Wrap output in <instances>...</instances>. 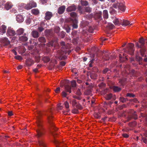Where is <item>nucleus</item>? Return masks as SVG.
<instances>
[{"instance_id": "nucleus-1", "label": "nucleus", "mask_w": 147, "mask_h": 147, "mask_svg": "<svg viewBox=\"0 0 147 147\" xmlns=\"http://www.w3.org/2000/svg\"><path fill=\"white\" fill-rule=\"evenodd\" d=\"M41 113L39 112L36 117L38 129L36 130L37 133L36 136L38 139V143L40 147H46V145L43 140L45 132L42 126V121L41 119Z\"/></svg>"}, {"instance_id": "nucleus-2", "label": "nucleus", "mask_w": 147, "mask_h": 147, "mask_svg": "<svg viewBox=\"0 0 147 147\" xmlns=\"http://www.w3.org/2000/svg\"><path fill=\"white\" fill-rule=\"evenodd\" d=\"M47 116V119L49 126V128L50 132L52 135L54 137V142L55 144L57 147H61V143L58 140L55 139V135H57L58 133L55 132L57 131L58 128L55 127V124L52 121L51 119L52 117L48 113L46 114Z\"/></svg>"}, {"instance_id": "nucleus-3", "label": "nucleus", "mask_w": 147, "mask_h": 147, "mask_svg": "<svg viewBox=\"0 0 147 147\" xmlns=\"http://www.w3.org/2000/svg\"><path fill=\"white\" fill-rule=\"evenodd\" d=\"M134 46V44L129 43L127 47V50L125 51V52L131 55H133L135 51Z\"/></svg>"}, {"instance_id": "nucleus-4", "label": "nucleus", "mask_w": 147, "mask_h": 147, "mask_svg": "<svg viewBox=\"0 0 147 147\" xmlns=\"http://www.w3.org/2000/svg\"><path fill=\"white\" fill-rule=\"evenodd\" d=\"M57 39L53 40L46 44V45L48 47H55L57 43Z\"/></svg>"}, {"instance_id": "nucleus-5", "label": "nucleus", "mask_w": 147, "mask_h": 147, "mask_svg": "<svg viewBox=\"0 0 147 147\" xmlns=\"http://www.w3.org/2000/svg\"><path fill=\"white\" fill-rule=\"evenodd\" d=\"M102 12L100 11L95 14L94 18L96 20H97L98 21H100L102 19Z\"/></svg>"}, {"instance_id": "nucleus-6", "label": "nucleus", "mask_w": 147, "mask_h": 147, "mask_svg": "<svg viewBox=\"0 0 147 147\" xmlns=\"http://www.w3.org/2000/svg\"><path fill=\"white\" fill-rule=\"evenodd\" d=\"M16 34L15 31L10 27H9L7 30V36H13Z\"/></svg>"}, {"instance_id": "nucleus-7", "label": "nucleus", "mask_w": 147, "mask_h": 147, "mask_svg": "<svg viewBox=\"0 0 147 147\" xmlns=\"http://www.w3.org/2000/svg\"><path fill=\"white\" fill-rule=\"evenodd\" d=\"M70 22L72 24V26L73 28L76 29L78 28V25L77 24L78 20L76 19L71 18Z\"/></svg>"}, {"instance_id": "nucleus-8", "label": "nucleus", "mask_w": 147, "mask_h": 147, "mask_svg": "<svg viewBox=\"0 0 147 147\" xmlns=\"http://www.w3.org/2000/svg\"><path fill=\"white\" fill-rule=\"evenodd\" d=\"M77 8V6L74 4H72V5L69 6L66 8V11L68 12H71L73 11H75Z\"/></svg>"}, {"instance_id": "nucleus-9", "label": "nucleus", "mask_w": 147, "mask_h": 147, "mask_svg": "<svg viewBox=\"0 0 147 147\" xmlns=\"http://www.w3.org/2000/svg\"><path fill=\"white\" fill-rule=\"evenodd\" d=\"M53 16V14L52 12L47 11L45 13V19L47 20H50Z\"/></svg>"}, {"instance_id": "nucleus-10", "label": "nucleus", "mask_w": 147, "mask_h": 147, "mask_svg": "<svg viewBox=\"0 0 147 147\" xmlns=\"http://www.w3.org/2000/svg\"><path fill=\"white\" fill-rule=\"evenodd\" d=\"M72 36L74 37H76L73 39V40L77 42V40L79 39V36L78 35V32L77 31L73 30L71 33Z\"/></svg>"}, {"instance_id": "nucleus-11", "label": "nucleus", "mask_w": 147, "mask_h": 147, "mask_svg": "<svg viewBox=\"0 0 147 147\" xmlns=\"http://www.w3.org/2000/svg\"><path fill=\"white\" fill-rule=\"evenodd\" d=\"M65 8V6L64 5L59 7L57 9L58 13L59 14H63L64 12Z\"/></svg>"}, {"instance_id": "nucleus-12", "label": "nucleus", "mask_w": 147, "mask_h": 147, "mask_svg": "<svg viewBox=\"0 0 147 147\" xmlns=\"http://www.w3.org/2000/svg\"><path fill=\"white\" fill-rule=\"evenodd\" d=\"M24 29L23 28H20L16 31V34L18 35H23L24 36L26 35V33H24Z\"/></svg>"}, {"instance_id": "nucleus-13", "label": "nucleus", "mask_w": 147, "mask_h": 147, "mask_svg": "<svg viewBox=\"0 0 147 147\" xmlns=\"http://www.w3.org/2000/svg\"><path fill=\"white\" fill-rule=\"evenodd\" d=\"M32 36L34 38H38L40 34L36 30H33L31 33Z\"/></svg>"}, {"instance_id": "nucleus-14", "label": "nucleus", "mask_w": 147, "mask_h": 147, "mask_svg": "<svg viewBox=\"0 0 147 147\" xmlns=\"http://www.w3.org/2000/svg\"><path fill=\"white\" fill-rule=\"evenodd\" d=\"M45 35L48 36H53L54 34L52 30H46L45 31Z\"/></svg>"}, {"instance_id": "nucleus-15", "label": "nucleus", "mask_w": 147, "mask_h": 147, "mask_svg": "<svg viewBox=\"0 0 147 147\" xmlns=\"http://www.w3.org/2000/svg\"><path fill=\"white\" fill-rule=\"evenodd\" d=\"M7 27L5 25H2L0 28V35H2L6 32Z\"/></svg>"}, {"instance_id": "nucleus-16", "label": "nucleus", "mask_w": 147, "mask_h": 147, "mask_svg": "<svg viewBox=\"0 0 147 147\" xmlns=\"http://www.w3.org/2000/svg\"><path fill=\"white\" fill-rule=\"evenodd\" d=\"M133 113L132 112L131 115H129V118L130 119H134L135 120H136L138 119V115L136 114V112L133 111Z\"/></svg>"}, {"instance_id": "nucleus-17", "label": "nucleus", "mask_w": 147, "mask_h": 147, "mask_svg": "<svg viewBox=\"0 0 147 147\" xmlns=\"http://www.w3.org/2000/svg\"><path fill=\"white\" fill-rule=\"evenodd\" d=\"M125 9L124 3H119L118 9L120 11L123 12L125 11Z\"/></svg>"}, {"instance_id": "nucleus-18", "label": "nucleus", "mask_w": 147, "mask_h": 147, "mask_svg": "<svg viewBox=\"0 0 147 147\" xmlns=\"http://www.w3.org/2000/svg\"><path fill=\"white\" fill-rule=\"evenodd\" d=\"M38 40L39 42L42 43H44L46 42V39L43 36H41L39 37L38 38ZM45 44H42L43 46H45Z\"/></svg>"}, {"instance_id": "nucleus-19", "label": "nucleus", "mask_w": 147, "mask_h": 147, "mask_svg": "<svg viewBox=\"0 0 147 147\" xmlns=\"http://www.w3.org/2000/svg\"><path fill=\"white\" fill-rule=\"evenodd\" d=\"M13 5L11 2H8L5 4L4 8L7 10H8L10 9Z\"/></svg>"}, {"instance_id": "nucleus-20", "label": "nucleus", "mask_w": 147, "mask_h": 147, "mask_svg": "<svg viewBox=\"0 0 147 147\" xmlns=\"http://www.w3.org/2000/svg\"><path fill=\"white\" fill-rule=\"evenodd\" d=\"M121 20H119L118 19L115 18L113 22L115 25L119 26L121 24Z\"/></svg>"}, {"instance_id": "nucleus-21", "label": "nucleus", "mask_w": 147, "mask_h": 147, "mask_svg": "<svg viewBox=\"0 0 147 147\" xmlns=\"http://www.w3.org/2000/svg\"><path fill=\"white\" fill-rule=\"evenodd\" d=\"M65 90L66 92H69L71 93V86L67 84H65L64 85Z\"/></svg>"}, {"instance_id": "nucleus-22", "label": "nucleus", "mask_w": 147, "mask_h": 147, "mask_svg": "<svg viewBox=\"0 0 147 147\" xmlns=\"http://www.w3.org/2000/svg\"><path fill=\"white\" fill-rule=\"evenodd\" d=\"M17 21L19 22H23L24 20V18L22 15H18L16 17Z\"/></svg>"}, {"instance_id": "nucleus-23", "label": "nucleus", "mask_w": 147, "mask_h": 147, "mask_svg": "<svg viewBox=\"0 0 147 147\" xmlns=\"http://www.w3.org/2000/svg\"><path fill=\"white\" fill-rule=\"evenodd\" d=\"M129 24H130V22L129 21L125 20L124 19L121 20V25L122 26H125Z\"/></svg>"}, {"instance_id": "nucleus-24", "label": "nucleus", "mask_w": 147, "mask_h": 147, "mask_svg": "<svg viewBox=\"0 0 147 147\" xmlns=\"http://www.w3.org/2000/svg\"><path fill=\"white\" fill-rule=\"evenodd\" d=\"M2 42L4 46L7 45L10 43L9 41L6 38H4L2 40Z\"/></svg>"}, {"instance_id": "nucleus-25", "label": "nucleus", "mask_w": 147, "mask_h": 147, "mask_svg": "<svg viewBox=\"0 0 147 147\" xmlns=\"http://www.w3.org/2000/svg\"><path fill=\"white\" fill-rule=\"evenodd\" d=\"M140 50L141 55L144 57V54L145 52L146 51V47L145 46H143L141 48H140Z\"/></svg>"}, {"instance_id": "nucleus-26", "label": "nucleus", "mask_w": 147, "mask_h": 147, "mask_svg": "<svg viewBox=\"0 0 147 147\" xmlns=\"http://www.w3.org/2000/svg\"><path fill=\"white\" fill-rule=\"evenodd\" d=\"M112 89L115 92H119L120 91L121 89V88L116 86H113L112 87Z\"/></svg>"}, {"instance_id": "nucleus-27", "label": "nucleus", "mask_w": 147, "mask_h": 147, "mask_svg": "<svg viewBox=\"0 0 147 147\" xmlns=\"http://www.w3.org/2000/svg\"><path fill=\"white\" fill-rule=\"evenodd\" d=\"M20 41L22 42H26L28 40V38L27 37L25 36H22L19 37V38Z\"/></svg>"}, {"instance_id": "nucleus-28", "label": "nucleus", "mask_w": 147, "mask_h": 147, "mask_svg": "<svg viewBox=\"0 0 147 147\" xmlns=\"http://www.w3.org/2000/svg\"><path fill=\"white\" fill-rule=\"evenodd\" d=\"M136 60L138 62L139 64L140 65H142V58L139 56H136Z\"/></svg>"}, {"instance_id": "nucleus-29", "label": "nucleus", "mask_w": 147, "mask_h": 147, "mask_svg": "<svg viewBox=\"0 0 147 147\" xmlns=\"http://www.w3.org/2000/svg\"><path fill=\"white\" fill-rule=\"evenodd\" d=\"M30 1L29 3L27 5L24 4V7L25 9L28 10L32 8L31 5Z\"/></svg>"}, {"instance_id": "nucleus-30", "label": "nucleus", "mask_w": 147, "mask_h": 147, "mask_svg": "<svg viewBox=\"0 0 147 147\" xmlns=\"http://www.w3.org/2000/svg\"><path fill=\"white\" fill-rule=\"evenodd\" d=\"M139 42L141 44V46L142 47L145 46L144 45L145 43V39L142 38H140L139 39Z\"/></svg>"}, {"instance_id": "nucleus-31", "label": "nucleus", "mask_w": 147, "mask_h": 147, "mask_svg": "<svg viewBox=\"0 0 147 147\" xmlns=\"http://www.w3.org/2000/svg\"><path fill=\"white\" fill-rule=\"evenodd\" d=\"M103 18L106 19H107L108 18V14L107 11L106 10H103Z\"/></svg>"}, {"instance_id": "nucleus-32", "label": "nucleus", "mask_w": 147, "mask_h": 147, "mask_svg": "<svg viewBox=\"0 0 147 147\" xmlns=\"http://www.w3.org/2000/svg\"><path fill=\"white\" fill-rule=\"evenodd\" d=\"M89 24V22L88 21L84 20H82V21L81 22V24L83 27H85L87 26H88Z\"/></svg>"}, {"instance_id": "nucleus-33", "label": "nucleus", "mask_w": 147, "mask_h": 147, "mask_svg": "<svg viewBox=\"0 0 147 147\" xmlns=\"http://www.w3.org/2000/svg\"><path fill=\"white\" fill-rule=\"evenodd\" d=\"M64 105L66 108L67 109L66 111L67 112H69L70 109H69V103L67 101H65L64 102Z\"/></svg>"}, {"instance_id": "nucleus-34", "label": "nucleus", "mask_w": 147, "mask_h": 147, "mask_svg": "<svg viewBox=\"0 0 147 147\" xmlns=\"http://www.w3.org/2000/svg\"><path fill=\"white\" fill-rule=\"evenodd\" d=\"M31 12L33 14L37 15L39 13V11L38 9H34L31 10Z\"/></svg>"}, {"instance_id": "nucleus-35", "label": "nucleus", "mask_w": 147, "mask_h": 147, "mask_svg": "<svg viewBox=\"0 0 147 147\" xmlns=\"http://www.w3.org/2000/svg\"><path fill=\"white\" fill-rule=\"evenodd\" d=\"M112 94L111 93H109L106 94L105 96V98L107 100H110L112 98Z\"/></svg>"}, {"instance_id": "nucleus-36", "label": "nucleus", "mask_w": 147, "mask_h": 147, "mask_svg": "<svg viewBox=\"0 0 147 147\" xmlns=\"http://www.w3.org/2000/svg\"><path fill=\"white\" fill-rule=\"evenodd\" d=\"M92 90L87 89L84 92V94L86 95H91L92 94Z\"/></svg>"}, {"instance_id": "nucleus-37", "label": "nucleus", "mask_w": 147, "mask_h": 147, "mask_svg": "<svg viewBox=\"0 0 147 147\" xmlns=\"http://www.w3.org/2000/svg\"><path fill=\"white\" fill-rule=\"evenodd\" d=\"M57 59H59V60H61L64 59V57L63 55L61 54L58 53L57 56Z\"/></svg>"}, {"instance_id": "nucleus-38", "label": "nucleus", "mask_w": 147, "mask_h": 147, "mask_svg": "<svg viewBox=\"0 0 147 147\" xmlns=\"http://www.w3.org/2000/svg\"><path fill=\"white\" fill-rule=\"evenodd\" d=\"M97 75L94 73H91L90 75V78L93 80H95L96 79Z\"/></svg>"}, {"instance_id": "nucleus-39", "label": "nucleus", "mask_w": 147, "mask_h": 147, "mask_svg": "<svg viewBox=\"0 0 147 147\" xmlns=\"http://www.w3.org/2000/svg\"><path fill=\"white\" fill-rule=\"evenodd\" d=\"M119 3L117 1L113 4L112 7L116 9H117V7L118 8Z\"/></svg>"}, {"instance_id": "nucleus-40", "label": "nucleus", "mask_w": 147, "mask_h": 147, "mask_svg": "<svg viewBox=\"0 0 147 147\" xmlns=\"http://www.w3.org/2000/svg\"><path fill=\"white\" fill-rule=\"evenodd\" d=\"M60 30V28L59 26H55L54 28V31L56 33H58Z\"/></svg>"}, {"instance_id": "nucleus-41", "label": "nucleus", "mask_w": 147, "mask_h": 147, "mask_svg": "<svg viewBox=\"0 0 147 147\" xmlns=\"http://www.w3.org/2000/svg\"><path fill=\"white\" fill-rule=\"evenodd\" d=\"M70 16L74 19H76L77 16L76 13L75 12H72L70 13Z\"/></svg>"}, {"instance_id": "nucleus-42", "label": "nucleus", "mask_w": 147, "mask_h": 147, "mask_svg": "<svg viewBox=\"0 0 147 147\" xmlns=\"http://www.w3.org/2000/svg\"><path fill=\"white\" fill-rule=\"evenodd\" d=\"M135 96V95L132 93H127L126 97H129L130 98L134 97Z\"/></svg>"}, {"instance_id": "nucleus-43", "label": "nucleus", "mask_w": 147, "mask_h": 147, "mask_svg": "<svg viewBox=\"0 0 147 147\" xmlns=\"http://www.w3.org/2000/svg\"><path fill=\"white\" fill-rule=\"evenodd\" d=\"M60 45L62 46V48L63 49H67L65 43L64 41H61L60 42Z\"/></svg>"}, {"instance_id": "nucleus-44", "label": "nucleus", "mask_w": 147, "mask_h": 147, "mask_svg": "<svg viewBox=\"0 0 147 147\" xmlns=\"http://www.w3.org/2000/svg\"><path fill=\"white\" fill-rule=\"evenodd\" d=\"M119 99L120 101L123 103H124L127 101L128 100V99L127 98H125L123 97H120Z\"/></svg>"}, {"instance_id": "nucleus-45", "label": "nucleus", "mask_w": 147, "mask_h": 147, "mask_svg": "<svg viewBox=\"0 0 147 147\" xmlns=\"http://www.w3.org/2000/svg\"><path fill=\"white\" fill-rule=\"evenodd\" d=\"M43 60L45 63H47L50 61V59L48 57H44L43 58Z\"/></svg>"}, {"instance_id": "nucleus-46", "label": "nucleus", "mask_w": 147, "mask_h": 147, "mask_svg": "<svg viewBox=\"0 0 147 147\" xmlns=\"http://www.w3.org/2000/svg\"><path fill=\"white\" fill-rule=\"evenodd\" d=\"M78 10L79 11V13L80 14H82L83 13V11L82 8L81 6L80 5H78L77 7Z\"/></svg>"}, {"instance_id": "nucleus-47", "label": "nucleus", "mask_w": 147, "mask_h": 147, "mask_svg": "<svg viewBox=\"0 0 147 147\" xmlns=\"http://www.w3.org/2000/svg\"><path fill=\"white\" fill-rule=\"evenodd\" d=\"M91 11V9L89 7H85V10L84 11V12H86L90 13Z\"/></svg>"}, {"instance_id": "nucleus-48", "label": "nucleus", "mask_w": 147, "mask_h": 147, "mask_svg": "<svg viewBox=\"0 0 147 147\" xmlns=\"http://www.w3.org/2000/svg\"><path fill=\"white\" fill-rule=\"evenodd\" d=\"M35 61L37 63H39L40 61V57L39 56H36L34 57Z\"/></svg>"}, {"instance_id": "nucleus-49", "label": "nucleus", "mask_w": 147, "mask_h": 147, "mask_svg": "<svg viewBox=\"0 0 147 147\" xmlns=\"http://www.w3.org/2000/svg\"><path fill=\"white\" fill-rule=\"evenodd\" d=\"M81 3L82 5L86 6L88 5V1H81Z\"/></svg>"}, {"instance_id": "nucleus-50", "label": "nucleus", "mask_w": 147, "mask_h": 147, "mask_svg": "<svg viewBox=\"0 0 147 147\" xmlns=\"http://www.w3.org/2000/svg\"><path fill=\"white\" fill-rule=\"evenodd\" d=\"M105 59L106 60H108L109 59L110 57H109V54L108 53H106L105 52Z\"/></svg>"}, {"instance_id": "nucleus-51", "label": "nucleus", "mask_w": 147, "mask_h": 147, "mask_svg": "<svg viewBox=\"0 0 147 147\" xmlns=\"http://www.w3.org/2000/svg\"><path fill=\"white\" fill-rule=\"evenodd\" d=\"M110 13L112 14H115L116 13V11L112 7L110 8Z\"/></svg>"}, {"instance_id": "nucleus-52", "label": "nucleus", "mask_w": 147, "mask_h": 147, "mask_svg": "<svg viewBox=\"0 0 147 147\" xmlns=\"http://www.w3.org/2000/svg\"><path fill=\"white\" fill-rule=\"evenodd\" d=\"M31 5L32 7H36L37 6L36 3L32 1H30Z\"/></svg>"}, {"instance_id": "nucleus-53", "label": "nucleus", "mask_w": 147, "mask_h": 147, "mask_svg": "<svg viewBox=\"0 0 147 147\" xmlns=\"http://www.w3.org/2000/svg\"><path fill=\"white\" fill-rule=\"evenodd\" d=\"M72 105L73 107L76 106V105L77 104V102L76 100L75 99L73 100L72 101Z\"/></svg>"}, {"instance_id": "nucleus-54", "label": "nucleus", "mask_w": 147, "mask_h": 147, "mask_svg": "<svg viewBox=\"0 0 147 147\" xmlns=\"http://www.w3.org/2000/svg\"><path fill=\"white\" fill-rule=\"evenodd\" d=\"M65 33L63 31H62L60 33L59 36L60 37L62 38H63L65 36Z\"/></svg>"}, {"instance_id": "nucleus-55", "label": "nucleus", "mask_w": 147, "mask_h": 147, "mask_svg": "<svg viewBox=\"0 0 147 147\" xmlns=\"http://www.w3.org/2000/svg\"><path fill=\"white\" fill-rule=\"evenodd\" d=\"M76 107L77 108L80 110H81L83 108L81 105L79 103H77V104L76 105Z\"/></svg>"}, {"instance_id": "nucleus-56", "label": "nucleus", "mask_w": 147, "mask_h": 147, "mask_svg": "<svg viewBox=\"0 0 147 147\" xmlns=\"http://www.w3.org/2000/svg\"><path fill=\"white\" fill-rule=\"evenodd\" d=\"M65 29L67 32L68 33L70 31L71 28L69 26H67L65 27Z\"/></svg>"}, {"instance_id": "nucleus-57", "label": "nucleus", "mask_w": 147, "mask_h": 147, "mask_svg": "<svg viewBox=\"0 0 147 147\" xmlns=\"http://www.w3.org/2000/svg\"><path fill=\"white\" fill-rule=\"evenodd\" d=\"M30 63H27V65L29 66H31L32 65L34 64V62L33 60L30 59Z\"/></svg>"}, {"instance_id": "nucleus-58", "label": "nucleus", "mask_w": 147, "mask_h": 147, "mask_svg": "<svg viewBox=\"0 0 147 147\" xmlns=\"http://www.w3.org/2000/svg\"><path fill=\"white\" fill-rule=\"evenodd\" d=\"M72 112L74 114H77L78 113V111L76 108H74L72 110Z\"/></svg>"}, {"instance_id": "nucleus-59", "label": "nucleus", "mask_w": 147, "mask_h": 147, "mask_svg": "<svg viewBox=\"0 0 147 147\" xmlns=\"http://www.w3.org/2000/svg\"><path fill=\"white\" fill-rule=\"evenodd\" d=\"M110 70L108 68H105V69H103L102 71V74H105L107 73Z\"/></svg>"}, {"instance_id": "nucleus-60", "label": "nucleus", "mask_w": 147, "mask_h": 147, "mask_svg": "<svg viewBox=\"0 0 147 147\" xmlns=\"http://www.w3.org/2000/svg\"><path fill=\"white\" fill-rule=\"evenodd\" d=\"M71 84L72 87H75L76 86V81L73 80L71 82Z\"/></svg>"}, {"instance_id": "nucleus-61", "label": "nucleus", "mask_w": 147, "mask_h": 147, "mask_svg": "<svg viewBox=\"0 0 147 147\" xmlns=\"http://www.w3.org/2000/svg\"><path fill=\"white\" fill-rule=\"evenodd\" d=\"M76 94V95L79 96H80L82 94V93L81 92L80 89H78L77 90Z\"/></svg>"}, {"instance_id": "nucleus-62", "label": "nucleus", "mask_w": 147, "mask_h": 147, "mask_svg": "<svg viewBox=\"0 0 147 147\" xmlns=\"http://www.w3.org/2000/svg\"><path fill=\"white\" fill-rule=\"evenodd\" d=\"M105 85L106 84L105 83L102 82L99 84L98 86L100 88H102L103 87H105Z\"/></svg>"}, {"instance_id": "nucleus-63", "label": "nucleus", "mask_w": 147, "mask_h": 147, "mask_svg": "<svg viewBox=\"0 0 147 147\" xmlns=\"http://www.w3.org/2000/svg\"><path fill=\"white\" fill-rule=\"evenodd\" d=\"M88 31L89 32L92 33L94 31V29L92 27L90 26L89 27Z\"/></svg>"}, {"instance_id": "nucleus-64", "label": "nucleus", "mask_w": 147, "mask_h": 147, "mask_svg": "<svg viewBox=\"0 0 147 147\" xmlns=\"http://www.w3.org/2000/svg\"><path fill=\"white\" fill-rule=\"evenodd\" d=\"M32 19L30 18H28L26 20V22L27 24H30L31 23Z\"/></svg>"}]
</instances>
